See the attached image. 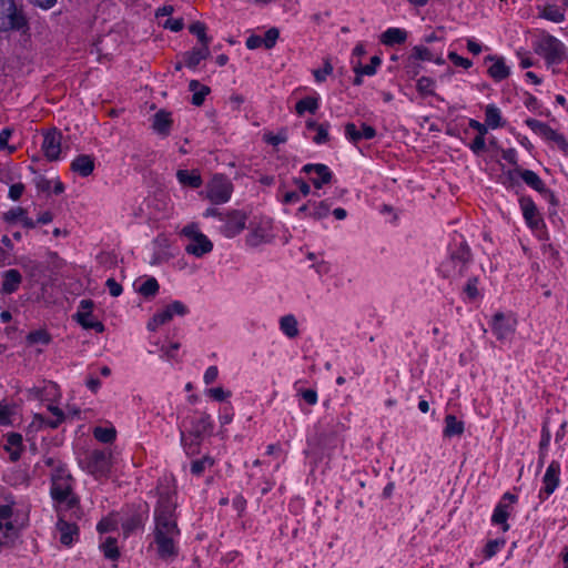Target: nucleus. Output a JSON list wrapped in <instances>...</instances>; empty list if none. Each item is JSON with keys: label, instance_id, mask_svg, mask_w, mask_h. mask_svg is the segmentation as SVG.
Returning a JSON list of instances; mask_svg holds the SVG:
<instances>
[{"label": "nucleus", "instance_id": "1", "mask_svg": "<svg viewBox=\"0 0 568 568\" xmlns=\"http://www.w3.org/2000/svg\"><path fill=\"white\" fill-rule=\"evenodd\" d=\"M175 493L170 488L161 489L154 508V528L152 531L156 557L172 562L179 557L181 530L178 526Z\"/></svg>", "mask_w": 568, "mask_h": 568}, {"label": "nucleus", "instance_id": "2", "mask_svg": "<svg viewBox=\"0 0 568 568\" xmlns=\"http://www.w3.org/2000/svg\"><path fill=\"white\" fill-rule=\"evenodd\" d=\"M71 476L64 469L52 475L51 496L58 514L70 511V517H79V500L72 493Z\"/></svg>", "mask_w": 568, "mask_h": 568}, {"label": "nucleus", "instance_id": "3", "mask_svg": "<svg viewBox=\"0 0 568 568\" xmlns=\"http://www.w3.org/2000/svg\"><path fill=\"white\" fill-rule=\"evenodd\" d=\"M473 264L469 246L462 241L452 248L449 256L440 264L439 272L449 280H458L466 276Z\"/></svg>", "mask_w": 568, "mask_h": 568}, {"label": "nucleus", "instance_id": "4", "mask_svg": "<svg viewBox=\"0 0 568 568\" xmlns=\"http://www.w3.org/2000/svg\"><path fill=\"white\" fill-rule=\"evenodd\" d=\"M181 235L186 240L184 250L189 255L201 258L213 251V242L201 232L195 223L185 225L181 231Z\"/></svg>", "mask_w": 568, "mask_h": 568}, {"label": "nucleus", "instance_id": "5", "mask_svg": "<svg viewBox=\"0 0 568 568\" xmlns=\"http://www.w3.org/2000/svg\"><path fill=\"white\" fill-rule=\"evenodd\" d=\"M534 50L548 65L559 64L566 58V45L556 37L542 32L534 42Z\"/></svg>", "mask_w": 568, "mask_h": 568}, {"label": "nucleus", "instance_id": "6", "mask_svg": "<svg viewBox=\"0 0 568 568\" xmlns=\"http://www.w3.org/2000/svg\"><path fill=\"white\" fill-rule=\"evenodd\" d=\"M275 239L273 222L271 219L261 217L254 220L248 225L246 244L251 247H257L271 243Z\"/></svg>", "mask_w": 568, "mask_h": 568}, {"label": "nucleus", "instance_id": "7", "mask_svg": "<svg viewBox=\"0 0 568 568\" xmlns=\"http://www.w3.org/2000/svg\"><path fill=\"white\" fill-rule=\"evenodd\" d=\"M232 193V182L221 174L214 175L206 185V197L214 204L229 202Z\"/></svg>", "mask_w": 568, "mask_h": 568}, {"label": "nucleus", "instance_id": "8", "mask_svg": "<svg viewBox=\"0 0 568 568\" xmlns=\"http://www.w3.org/2000/svg\"><path fill=\"white\" fill-rule=\"evenodd\" d=\"M26 19L13 0H0V30L21 29Z\"/></svg>", "mask_w": 568, "mask_h": 568}, {"label": "nucleus", "instance_id": "9", "mask_svg": "<svg viewBox=\"0 0 568 568\" xmlns=\"http://www.w3.org/2000/svg\"><path fill=\"white\" fill-rule=\"evenodd\" d=\"M211 427L210 416L205 414L194 415L189 418V420H184L180 427L182 445L185 447L189 445L185 433H189L190 436H193L195 440H197L201 436L209 433ZM195 444H197V442H195Z\"/></svg>", "mask_w": 568, "mask_h": 568}, {"label": "nucleus", "instance_id": "10", "mask_svg": "<svg viewBox=\"0 0 568 568\" xmlns=\"http://www.w3.org/2000/svg\"><path fill=\"white\" fill-rule=\"evenodd\" d=\"M189 313V308L185 304L180 301H174L162 310L158 311L152 318L148 322L149 331H156L160 326L168 324L173 320L175 315L184 316Z\"/></svg>", "mask_w": 568, "mask_h": 568}, {"label": "nucleus", "instance_id": "11", "mask_svg": "<svg viewBox=\"0 0 568 568\" xmlns=\"http://www.w3.org/2000/svg\"><path fill=\"white\" fill-rule=\"evenodd\" d=\"M84 468L97 478L106 476L111 469V455L103 450H92L84 458Z\"/></svg>", "mask_w": 568, "mask_h": 568}, {"label": "nucleus", "instance_id": "12", "mask_svg": "<svg viewBox=\"0 0 568 568\" xmlns=\"http://www.w3.org/2000/svg\"><path fill=\"white\" fill-rule=\"evenodd\" d=\"M12 516L13 510L11 506H0V545H9L18 536L19 528Z\"/></svg>", "mask_w": 568, "mask_h": 568}, {"label": "nucleus", "instance_id": "13", "mask_svg": "<svg viewBox=\"0 0 568 568\" xmlns=\"http://www.w3.org/2000/svg\"><path fill=\"white\" fill-rule=\"evenodd\" d=\"M247 216L244 212L233 210L223 215V225L220 227V232L225 237H234L240 234L246 225Z\"/></svg>", "mask_w": 568, "mask_h": 568}, {"label": "nucleus", "instance_id": "14", "mask_svg": "<svg viewBox=\"0 0 568 568\" xmlns=\"http://www.w3.org/2000/svg\"><path fill=\"white\" fill-rule=\"evenodd\" d=\"M92 308L93 302L91 300H82L74 316L82 327L102 333L104 325L92 315Z\"/></svg>", "mask_w": 568, "mask_h": 568}, {"label": "nucleus", "instance_id": "15", "mask_svg": "<svg viewBox=\"0 0 568 568\" xmlns=\"http://www.w3.org/2000/svg\"><path fill=\"white\" fill-rule=\"evenodd\" d=\"M516 500L517 497L515 495L506 493L494 509L491 521L495 525H500L503 531H507L509 529L507 519L509 518V515L513 510V505L516 503Z\"/></svg>", "mask_w": 568, "mask_h": 568}, {"label": "nucleus", "instance_id": "16", "mask_svg": "<svg viewBox=\"0 0 568 568\" xmlns=\"http://www.w3.org/2000/svg\"><path fill=\"white\" fill-rule=\"evenodd\" d=\"M519 205L523 216L531 230H540L545 226L544 219L530 197H520Z\"/></svg>", "mask_w": 568, "mask_h": 568}, {"label": "nucleus", "instance_id": "17", "mask_svg": "<svg viewBox=\"0 0 568 568\" xmlns=\"http://www.w3.org/2000/svg\"><path fill=\"white\" fill-rule=\"evenodd\" d=\"M302 171L311 175L310 180L317 190L331 183L333 180V173L325 164H306L303 166Z\"/></svg>", "mask_w": 568, "mask_h": 568}, {"label": "nucleus", "instance_id": "18", "mask_svg": "<svg viewBox=\"0 0 568 568\" xmlns=\"http://www.w3.org/2000/svg\"><path fill=\"white\" fill-rule=\"evenodd\" d=\"M560 464L557 460H552L546 469L542 478L544 487L539 491V498H548L559 485Z\"/></svg>", "mask_w": 568, "mask_h": 568}, {"label": "nucleus", "instance_id": "19", "mask_svg": "<svg viewBox=\"0 0 568 568\" xmlns=\"http://www.w3.org/2000/svg\"><path fill=\"white\" fill-rule=\"evenodd\" d=\"M516 328V320L509 315L497 313L493 317L491 329L500 341L509 338Z\"/></svg>", "mask_w": 568, "mask_h": 568}, {"label": "nucleus", "instance_id": "20", "mask_svg": "<svg viewBox=\"0 0 568 568\" xmlns=\"http://www.w3.org/2000/svg\"><path fill=\"white\" fill-rule=\"evenodd\" d=\"M61 139V133L57 130H51L43 135L42 151L48 160L55 161L59 159Z\"/></svg>", "mask_w": 568, "mask_h": 568}, {"label": "nucleus", "instance_id": "21", "mask_svg": "<svg viewBox=\"0 0 568 568\" xmlns=\"http://www.w3.org/2000/svg\"><path fill=\"white\" fill-rule=\"evenodd\" d=\"M345 136L353 143H357L362 140H369L375 136L374 128L359 123V125L349 122L345 124Z\"/></svg>", "mask_w": 568, "mask_h": 568}, {"label": "nucleus", "instance_id": "22", "mask_svg": "<svg viewBox=\"0 0 568 568\" xmlns=\"http://www.w3.org/2000/svg\"><path fill=\"white\" fill-rule=\"evenodd\" d=\"M67 514H59L57 529L59 531V540L64 546H70L78 538V527L65 520Z\"/></svg>", "mask_w": 568, "mask_h": 568}, {"label": "nucleus", "instance_id": "23", "mask_svg": "<svg viewBox=\"0 0 568 568\" xmlns=\"http://www.w3.org/2000/svg\"><path fill=\"white\" fill-rule=\"evenodd\" d=\"M486 61L490 62L488 74L495 81H501L509 75L510 70L506 65L504 58L497 55H488Z\"/></svg>", "mask_w": 568, "mask_h": 568}, {"label": "nucleus", "instance_id": "24", "mask_svg": "<svg viewBox=\"0 0 568 568\" xmlns=\"http://www.w3.org/2000/svg\"><path fill=\"white\" fill-rule=\"evenodd\" d=\"M184 62L187 68H195L199 63L210 57L209 44H201L194 47L192 50L184 53Z\"/></svg>", "mask_w": 568, "mask_h": 568}, {"label": "nucleus", "instance_id": "25", "mask_svg": "<svg viewBox=\"0 0 568 568\" xmlns=\"http://www.w3.org/2000/svg\"><path fill=\"white\" fill-rule=\"evenodd\" d=\"M463 297L467 303H474L481 297V288L477 276L469 277L463 286Z\"/></svg>", "mask_w": 568, "mask_h": 568}, {"label": "nucleus", "instance_id": "26", "mask_svg": "<svg viewBox=\"0 0 568 568\" xmlns=\"http://www.w3.org/2000/svg\"><path fill=\"white\" fill-rule=\"evenodd\" d=\"M71 169L81 176H89L94 170V160L87 154L79 155L72 161Z\"/></svg>", "mask_w": 568, "mask_h": 568}, {"label": "nucleus", "instance_id": "27", "mask_svg": "<svg viewBox=\"0 0 568 568\" xmlns=\"http://www.w3.org/2000/svg\"><path fill=\"white\" fill-rule=\"evenodd\" d=\"M171 126L172 119L169 112L161 110L154 114L152 128L158 134L163 136L169 135Z\"/></svg>", "mask_w": 568, "mask_h": 568}, {"label": "nucleus", "instance_id": "28", "mask_svg": "<svg viewBox=\"0 0 568 568\" xmlns=\"http://www.w3.org/2000/svg\"><path fill=\"white\" fill-rule=\"evenodd\" d=\"M22 276L17 270H8L2 273V292L4 294H11L19 288Z\"/></svg>", "mask_w": 568, "mask_h": 568}, {"label": "nucleus", "instance_id": "29", "mask_svg": "<svg viewBox=\"0 0 568 568\" xmlns=\"http://www.w3.org/2000/svg\"><path fill=\"white\" fill-rule=\"evenodd\" d=\"M48 409L53 415V418H45L42 415L37 414L34 416V423H38L39 426L57 428L64 420V414L59 407L53 405H49Z\"/></svg>", "mask_w": 568, "mask_h": 568}, {"label": "nucleus", "instance_id": "30", "mask_svg": "<svg viewBox=\"0 0 568 568\" xmlns=\"http://www.w3.org/2000/svg\"><path fill=\"white\" fill-rule=\"evenodd\" d=\"M538 10L539 17L542 19H546L555 23H560L565 21V12L557 4L547 3L544 7H538Z\"/></svg>", "mask_w": 568, "mask_h": 568}, {"label": "nucleus", "instance_id": "31", "mask_svg": "<svg viewBox=\"0 0 568 568\" xmlns=\"http://www.w3.org/2000/svg\"><path fill=\"white\" fill-rule=\"evenodd\" d=\"M4 449L10 454L11 460L19 459L22 450V436L11 433L6 438Z\"/></svg>", "mask_w": 568, "mask_h": 568}, {"label": "nucleus", "instance_id": "32", "mask_svg": "<svg viewBox=\"0 0 568 568\" xmlns=\"http://www.w3.org/2000/svg\"><path fill=\"white\" fill-rule=\"evenodd\" d=\"M7 222H20L24 227L32 229L36 223L27 216L26 211L22 207H13L3 214Z\"/></svg>", "mask_w": 568, "mask_h": 568}, {"label": "nucleus", "instance_id": "33", "mask_svg": "<svg viewBox=\"0 0 568 568\" xmlns=\"http://www.w3.org/2000/svg\"><path fill=\"white\" fill-rule=\"evenodd\" d=\"M280 329L288 338H295L298 336V324L294 315L287 314L280 318Z\"/></svg>", "mask_w": 568, "mask_h": 568}, {"label": "nucleus", "instance_id": "34", "mask_svg": "<svg viewBox=\"0 0 568 568\" xmlns=\"http://www.w3.org/2000/svg\"><path fill=\"white\" fill-rule=\"evenodd\" d=\"M519 175L521 178V180L527 184L529 185L531 189H534L535 191L539 192V193H545L547 192V189L545 186V183L542 182V180L538 176V174H536L534 171L531 170H521L519 172Z\"/></svg>", "mask_w": 568, "mask_h": 568}, {"label": "nucleus", "instance_id": "35", "mask_svg": "<svg viewBox=\"0 0 568 568\" xmlns=\"http://www.w3.org/2000/svg\"><path fill=\"white\" fill-rule=\"evenodd\" d=\"M485 123L490 129H497L504 125L501 121L500 110L494 105L488 104L485 109Z\"/></svg>", "mask_w": 568, "mask_h": 568}, {"label": "nucleus", "instance_id": "36", "mask_svg": "<svg viewBox=\"0 0 568 568\" xmlns=\"http://www.w3.org/2000/svg\"><path fill=\"white\" fill-rule=\"evenodd\" d=\"M464 433V423L458 420L454 415L445 417L444 435L447 437L459 436Z\"/></svg>", "mask_w": 568, "mask_h": 568}, {"label": "nucleus", "instance_id": "37", "mask_svg": "<svg viewBox=\"0 0 568 568\" xmlns=\"http://www.w3.org/2000/svg\"><path fill=\"white\" fill-rule=\"evenodd\" d=\"M353 70H362V73L366 75H374L376 73L377 68L381 65V58L378 55H374L371 58V63L363 65L362 60L353 59L351 61Z\"/></svg>", "mask_w": 568, "mask_h": 568}, {"label": "nucleus", "instance_id": "38", "mask_svg": "<svg viewBox=\"0 0 568 568\" xmlns=\"http://www.w3.org/2000/svg\"><path fill=\"white\" fill-rule=\"evenodd\" d=\"M191 91H193L192 103L196 106L203 104L205 97L210 93V88L201 85L196 80H192L189 84Z\"/></svg>", "mask_w": 568, "mask_h": 568}, {"label": "nucleus", "instance_id": "39", "mask_svg": "<svg viewBox=\"0 0 568 568\" xmlns=\"http://www.w3.org/2000/svg\"><path fill=\"white\" fill-rule=\"evenodd\" d=\"M306 126L310 130L316 131V134L313 138V141L316 144H323V143H326L329 140L328 124H317L314 121H307L306 122Z\"/></svg>", "mask_w": 568, "mask_h": 568}, {"label": "nucleus", "instance_id": "40", "mask_svg": "<svg viewBox=\"0 0 568 568\" xmlns=\"http://www.w3.org/2000/svg\"><path fill=\"white\" fill-rule=\"evenodd\" d=\"M179 182L191 187H199L202 183L201 176L187 170H179L176 173Z\"/></svg>", "mask_w": 568, "mask_h": 568}, {"label": "nucleus", "instance_id": "41", "mask_svg": "<svg viewBox=\"0 0 568 568\" xmlns=\"http://www.w3.org/2000/svg\"><path fill=\"white\" fill-rule=\"evenodd\" d=\"M331 211V204L327 201L312 202L310 217L314 220H322L328 215Z\"/></svg>", "mask_w": 568, "mask_h": 568}, {"label": "nucleus", "instance_id": "42", "mask_svg": "<svg viewBox=\"0 0 568 568\" xmlns=\"http://www.w3.org/2000/svg\"><path fill=\"white\" fill-rule=\"evenodd\" d=\"M318 109V100L316 98L307 97L302 100H300L296 105L295 110L297 114L302 115L304 112L308 111L311 113H315Z\"/></svg>", "mask_w": 568, "mask_h": 568}, {"label": "nucleus", "instance_id": "43", "mask_svg": "<svg viewBox=\"0 0 568 568\" xmlns=\"http://www.w3.org/2000/svg\"><path fill=\"white\" fill-rule=\"evenodd\" d=\"M189 31L196 36L200 44H210L211 38L206 34V26L203 22L195 21L189 27Z\"/></svg>", "mask_w": 568, "mask_h": 568}, {"label": "nucleus", "instance_id": "44", "mask_svg": "<svg viewBox=\"0 0 568 568\" xmlns=\"http://www.w3.org/2000/svg\"><path fill=\"white\" fill-rule=\"evenodd\" d=\"M138 292L144 297H153L159 292V283L156 278H146L139 287Z\"/></svg>", "mask_w": 568, "mask_h": 568}, {"label": "nucleus", "instance_id": "45", "mask_svg": "<svg viewBox=\"0 0 568 568\" xmlns=\"http://www.w3.org/2000/svg\"><path fill=\"white\" fill-rule=\"evenodd\" d=\"M542 139L556 143L564 151L568 150V141L566 140V138L562 134L555 131L554 129H551L550 126L542 135Z\"/></svg>", "mask_w": 568, "mask_h": 568}, {"label": "nucleus", "instance_id": "46", "mask_svg": "<svg viewBox=\"0 0 568 568\" xmlns=\"http://www.w3.org/2000/svg\"><path fill=\"white\" fill-rule=\"evenodd\" d=\"M115 429L113 427H95L94 437L101 443H112L115 439Z\"/></svg>", "mask_w": 568, "mask_h": 568}, {"label": "nucleus", "instance_id": "47", "mask_svg": "<svg viewBox=\"0 0 568 568\" xmlns=\"http://www.w3.org/2000/svg\"><path fill=\"white\" fill-rule=\"evenodd\" d=\"M104 556L109 559H116L119 557V549L116 541L113 538H108L101 546Z\"/></svg>", "mask_w": 568, "mask_h": 568}, {"label": "nucleus", "instance_id": "48", "mask_svg": "<svg viewBox=\"0 0 568 568\" xmlns=\"http://www.w3.org/2000/svg\"><path fill=\"white\" fill-rule=\"evenodd\" d=\"M13 407L4 400L0 402V425L7 426L11 424Z\"/></svg>", "mask_w": 568, "mask_h": 568}, {"label": "nucleus", "instance_id": "49", "mask_svg": "<svg viewBox=\"0 0 568 568\" xmlns=\"http://www.w3.org/2000/svg\"><path fill=\"white\" fill-rule=\"evenodd\" d=\"M332 72L333 65L328 59H325L323 69L314 70L313 75L316 82H324Z\"/></svg>", "mask_w": 568, "mask_h": 568}, {"label": "nucleus", "instance_id": "50", "mask_svg": "<svg viewBox=\"0 0 568 568\" xmlns=\"http://www.w3.org/2000/svg\"><path fill=\"white\" fill-rule=\"evenodd\" d=\"M434 88H435V81L433 79H430V78L422 77L417 81V90L422 94H433L434 93Z\"/></svg>", "mask_w": 568, "mask_h": 568}, {"label": "nucleus", "instance_id": "51", "mask_svg": "<svg viewBox=\"0 0 568 568\" xmlns=\"http://www.w3.org/2000/svg\"><path fill=\"white\" fill-rule=\"evenodd\" d=\"M213 465V460L209 457H204L199 460H194L191 465L192 474L200 476L206 467H211Z\"/></svg>", "mask_w": 568, "mask_h": 568}, {"label": "nucleus", "instance_id": "52", "mask_svg": "<svg viewBox=\"0 0 568 568\" xmlns=\"http://www.w3.org/2000/svg\"><path fill=\"white\" fill-rule=\"evenodd\" d=\"M207 396L211 397L212 399L216 400V402H224L225 399H227L229 397H231V392L230 390H225L223 387L219 386V387H213V388H210L207 392H206Z\"/></svg>", "mask_w": 568, "mask_h": 568}, {"label": "nucleus", "instance_id": "53", "mask_svg": "<svg viewBox=\"0 0 568 568\" xmlns=\"http://www.w3.org/2000/svg\"><path fill=\"white\" fill-rule=\"evenodd\" d=\"M278 36H280L278 29H276V28L268 29L265 32L264 37H262L264 47L266 49L273 48L278 39Z\"/></svg>", "mask_w": 568, "mask_h": 568}, {"label": "nucleus", "instance_id": "54", "mask_svg": "<svg viewBox=\"0 0 568 568\" xmlns=\"http://www.w3.org/2000/svg\"><path fill=\"white\" fill-rule=\"evenodd\" d=\"M526 124L531 131H534L536 134L540 135L541 138L545 134V132L547 131V129L549 128L548 124H546L541 121H538L536 119H527Z\"/></svg>", "mask_w": 568, "mask_h": 568}, {"label": "nucleus", "instance_id": "55", "mask_svg": "<svg viewBox=\"0 0 568 568\" xmlns=\"http://www.w3.org/2000/svg\"><path fill=\"white\" fill-rule=\"evenodd\" d=\"M412 57L415 58L416 60H422V61H433L434 60L430 50L427 49L426 47H422V45L414 47Z\"/></svg>", "mask_w": 568, "mask_h": 568}, {"label": "nucleus", "instance_id": "56", "mask_svg": "<svg viewBox=\"0 0 568 568\" xmlns=\"http://www.w3.org/2000/svg\"><path fill=\"white\" fill-rule=\"evenodd\" d=\"M12 135V129L6 128L0 132V150H8L9 153H13L16 151L14 146H9L8 141Z\"/></svg>", "mask_w": 568, "mask_h": 568}, {"label": "nucleus", "instance_id": "57", "mask_svg": "<svg viewBox=\"0 0 568 568\" xmlns=\"http://www.w3.org/2000/svg\"><path fill=\"white\" fill-rule=\"evenodd\" d=\"M28 341L30 343L48 344L50 342V336L44 331H36V332H31L28 335Z\"/></svg>", "mask_w": 568, "mask_h": 568}, {"label": "nucleus", "instance_id": "58", "mask_svg": "<svg viewBox=\"0 0 568 568\" xmlns=\"http://www.w3.org/2000/svg\"><path fill=\"white\" fill-rule=\"evenodd\" d=\"M448 59L457 67L469 69L473 63L469 59L458 55L456 52H449Z\"/></svg>", "mask_w": 568, "mask_h": 568}, {"label": "nucleus", "instance_id": "59", "mask_svg": "<svg viewBox=\"0 0 568 568\" xmlns=\"http://www.w3.org/2000/svg\"><path fill=\"white\" fill-rule=\"evenodd\" d=\"M486 142H485V135H476L470 144V149L474 153H480L485 150Z\"/></svg>", "mask_w": 568, "mask_h": 568}, {"label": "nucleus", "instance_id": "60", "mask_svg": "<svg viewBox=\"0 0 568 568\" xmlns=\"http://www.w3.org/2000/svg\"><path fill=\"white\" fill-rule=\"evenodd\" d=\"M517 57L519 59V65L523 69L530 68L535 64L532 58L526 51H518Z\"/></svg>", "mask_w": 568, "mask_h": 568}, {"label": "nucleus", "instance_id": "61", "mask_svg": "<svg viewBox=\"0 0 568 568\" xmlns=\"http://www.w3.org/2000/svg\"><path fill=\"white\" fill-rule=\"evenodd\" d=\"M24 192V185L22 183L12 184L9 189V197L13 201H18Z\"/></svg>", "mask_w": 568, "mask_h": 568}, {"label": "nucleus", "instance_id": "62", "mask_svg": "<svg viewBox=\"0 0 568 568\" xmlns=\"http://www.w3.org/2000/svg\"><path fill=\"white\" fill-rule=\"evenodd\" d=\"M105 285L112 296L118 297L122 294V286L114 278H109Z\"/></svg>", "mask_w": 568, "mask_h": 568}, {"label": "nucleus", "instance_id": "63", "mask_svg": "<svg viewBox=\"0 0 568 568\" xmlns=\"http://www.w3.org/2000/svg\"><path fill=\"white\" fill-rule=\"evenodd\" d=\"M302 398L308 405H315L317 403V393L314 389H303L298 392Z\"/></svg>", "mask_w": 568, "mask_h": 568}, {"label": "nucleus", "instance_id": "64", "mask_svg": "<svg viewBox=\"0 0 568 568\" xmlns=\"http://www.w3.org/2000/svg\"><path fill=\"white\" fill-rule=\"evenodd\" d=\"M219 376V369L216 366H210L206 368L203 379L206 385L212 384L216 381Z\"/></svg>", "mask_w": 568, "mask_h": 568}]
</instances>
